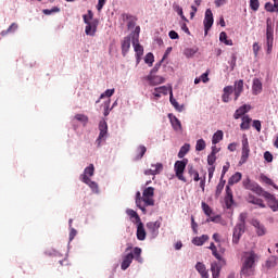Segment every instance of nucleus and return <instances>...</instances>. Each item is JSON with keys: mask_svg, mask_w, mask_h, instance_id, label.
I'll list each match as a JSON object with an SVG mask.
<instances>
[{"mask_svg": "<svg viewBox=\"0 0 278 278\" xmlns=\"http://www.w3.org/2000/svg\"><path fill=\"white\" fill-rule=\"evenodd\" d=\"M204 34L207 36V33L210 29H212V25H214V13H212V9H207L205 11V16H204Z\"/></svg>", "mask_w": 278, "mask_h": 278, "instance_id": "1a4fd4ad", "label": "nucleus"}, {"mask_svg": "<svg viewBox=\"0 0 278 278\" xmlns=\"http://www.w3.org/2000/svg\"><path fill=\"white\" fill-rule=\"evenodd\" d=\"M275 42V28H273V22L270 18L266 21V48L267 54L273 53V45Z\"/></svg>", "mask_w": 278, "mask_h": 278, "instance_id": "7ed1b4c3", "label": "nucleus"}, {"mask_svg": "<svg viewBox=\"0 0 278 278\" xmlns=\"http://www.w3.org/2000/svg\"><path fill=\"white\" fill-rule=\"evenodd\" d=\"M189 151H190V143H185V144L180 148V150H179V152H178V157H179V160H182V157H186V155H188Z\"/></svg>", "mask_w": 278, "mask_h": 278, "instance_id": "e433bc0d", "label": "nucleus"}, {"mask_svg": "<svg viewBox=\"0 0 278 278\" xmlns=\"http://www.w3.org/2000/svg\"><path fill=\"white\" fill-rule=\"evenodd\" d=\"M149 233H151L152 238L160 236V228L162 227V223L160 220L149 222L146 225Z\"/></svg>", "mask_w": 278, "mask_h": 278, "instance_id": "f8f14e48", "label": "nucleus"}, {"mask_svg": "<svg viewBox=\"0 0 278 278\" xmlns=\"http://www.w3.org/2000/svg\"><path fill=\"white\" fill-rule=\"evenodd\" d=\"M94 175V165L90 164L85 168L84 174L80 175V181L83 184H90V177Z\"/></svg>", "mask_w": 278, "mask_h": 278, "instance_id": "4468645a", "label": "nucleus"}, {"mask_svg": "<svg viewBox=\"0 0 278 278\" xmlns=\"http://www.w3.org/2000/svg\"><path fill=\"white\" fill-rule=\"evenodd\" d=\"M191 229L194 233H199V224L194 222V216H191Z\"/></svg>", "mask_w": 278, "mask_h": 278, "instance_id": "13d9d810", "label": "nucleus"}, {"mask_svg": "<svg viewBox=\"0 0 278 278\" xmlns=\"http://www.w3.org/2000/svg\"><path fill=\"white\" fill-rule=\"evenodd\" d=\"M215 163H216V152L213 149L211 154H208L207 156V164L208 166H214Z\"/></svg>", "mask_w": 278, "mask_h": 278, "instance_id": "09e8293b", "label": "nucleus"}, {"mask_svg": "<svg viewBox=\"0 0 278 278\" xmlns=\"http://www.w3.org/2000/svg\"><path fill=\"white\" fill-rule=\"evenodd\" d=\"M225 184H227L226 180H224L223 178H220L216 190H215V198L218 199V197H220V194H223V190H225Z\"/></svg>", "mask_w": 278, "mask_h": 278, "instance_id": "f704fd0d", "label": "nucleus"}, {"mask_svg": "<svg viewBox=\"0 0 278 278\" xmlns=\"http://www.w3.org/2000/svg\"><path fill=\"white\" fill-rule=\"evenodd\" d=\"M257 262H260V255L255 253V251L250 250L242 252L240 275L243 277H253Z\"/></svg>", "mask_w": 278, "mask_h": 278, "instance_id": "f257e3e1", "label": "nucleus"}, {"mask_svg": "<svg viewBox=\"0 0 278 278\" xmlns=\"http://www.w3.org/2000/svg\"><path fill=\"white\" fill-rule=\"evenodd\" d=\"M202 210L205 216H212V214H214V210H212V207L205 202H202Z\"/></svg>", "mask_w": 278, "mask_h": 278, "instance_id": "c03bdc74", "label": "nucleus"}, {"mask_svg": "<svg viewBox=\"0 0 278 278\" xmlns=\"http://www.w3.org/2000/svg\"><path fill=\"white\" fill-rule=\"evenodd\" d=\"M146 79L149 81V84L151 86H160V84H164V81H166V79H164V77L162 76H153V75H148L146 77Z\"/></svg>", "mask_w": 278, "mask_h": 278, "instance_id": "4be33fe9", "label": "nucleus"}, {"mask_svg": "<svg viewBox=\"0 0 278 278\" xmlns=\"http://www.w3.org/2000/svg\"><path fill=\"white\" fill-rule=\"evenodd\" d=\"M207 240H210V237L207 235H202L201 237L193 238L192 244H194L195 247H203V244H205Z\"/></svg>", "mask_w": 278, "mask_h": 278, "instance_id": "c756f323", "label": "nucleus"}, {"mask_svg": "<svg viewBox=\"0 0 278 278\" xmlns=\"http://www.w3.org/2000/svg\"><path fill=\"white\" fill-rule=\"evenodd\" d=\"M16 29H18V24L12 23L7 30L9 31V34H14Z\"/></svg>", "mask_w": 278, "mask_h": 278, "instance_id": "bf43d9fd", "label": "nucleus"}, {"mask_svg": "<svg viewBox=\"0 0 278 278\" xmlns=\"http://www.w3.org/2000/svg\"><path fill=\"white\" fill-rule=\"evenodd\" d=\"M144 153H147V147L138 146L135 151L134 161L138 162V161L142 160V157H144Z\"/></svg>", "mask_w": 278, "mask_h": 278, "instance_id": "c85d7f7f", "label": "nucleus"}, {"mask_svg": "<svg viewBox=\"0 0 278 278\" xmlns=\"http://www.w3.org/2000/svg\"><path fill=\"white\" fill-rule=\"evenodd\" d=\"M264 160L269 163L273 162V154L269 151H266L264 153Z\"/></svg>", "mask_w": 278, "mask_h": 278, "instance_id": "69168bd1", "label": "nucleus"}, {"mask_svg": "<svg viewBox=\"0 0 278 278\" xmlns=\"http://www.w3.org/2000/svg\"><path fill=\"white\" fill-rule=\"evenodd\" d=\"M253 127H255L256 131H262V122H260L258 119H254Z\"/></svg>", "mask_w": 278, "mask_h": 278, "instance_id": "680f3d73", "label": "nucleus"}, {"mask_svg": "<svg viewBox=\"0 0 278 278\" xmlns=\"http://www.w3.org/2000/svg\"><path fill=\"white\" fill-rule=\"evenodd\" d=\"M235 87L232 88L233 92H235V101H238V99H240V94H242V92H244V80L243 79H239L237 81H235Z\"/></svg>", "mask_w": 278, "mask_h": 278, "instance_id": "2eb2a0df", "label": "nucleus"}, {"mask_svg": "<svg viewBox=\"0 0 278 278\" xmlns=\"http://www.w3.org/2000/svg\"><path fill=\"white\" fill-rule=\"evenodd\" d=\"M242 179V173L237 172L235 173L228 180V186H233L235 184H238Z\"/></svg>", "mask_w": 278, "mask_h": 278, "instance_id": "4c0bfd02", "label": "nucleus"}, {"mask_svg": "<svg viewBox=\"0 0 278 278\" xmlns=\"http://www.w3.org/2000/svg\"><path fill=\"white\" fill-rule=\"evenodd\" d=\"M252 49H253L254 56L257 58L260 50L262 49V47L260 46V42H254L252 46Z\"/></svg>", "mask_w": 278, "mask_h": 278, "instance_id": "4d7b16f0", "label": "nucleus"}, {"mask_svg": "<svg viewBox=\"0 0 278 278\" xmlns=\"http://www.w3.org/2000/svg\"><path fill=\"white\" fill-rule=\"evenodd\" d=\"M261 181L263 184H266L267 186H273V188H275V190H278V186L273 181V179L268 178V176L262 174L261 175Z\"/></svg>", "mask_w": 278, "mask_h": 278, "instance_id": "ea45409f", "label": "nucleus"}, {"mask_svg": "<svg viewBox=\"0 0 278 278\" xmlns=\"http://www.w3.org/2000/svg\"><path fill=\"white\" fill-rule=\"evenodd\" d=\"M169 101L176 110H179V102H177V100L175 98H173V88L172 87H169Z\"/></svg>", "mask_w": 278, "mask_h": 278, "instance_id": "8fccbe9b", "label": "nucleus"}, {"mask_svg": "<svg viewBox=\"0 0 278 278\" xmlns=\"http://www.w3.org/2000/svg\"><path fill=\"white\" fill-rule=\"evenodd\" d=\"M219 40L220 42H224V45H227L228 47L233 46V41L231 39H227V33L222 31L219 34Z\"/></svg>", "mask_w": 278, "mask_h": 278, "instance_id": "79ce46f5", "label": "nucleus"}, {"mask_svg": "<svg viewBox=\"0 0 278 278\" xmlns=\"http://www.w3.org/2000/svg\"><path fill=\"white\" fill-rule=\"evenodd\" d=\"M146 64H149V66H153V62H155V56H153V53L149 52L144 58Z\"/></svg>", "mask_w": 278, "mask_h": 278, "instance_id": "603ef678", "label": "nucleus"}, {"mask_svg": "<svg viewBox=\"0 0 278 278\" xmlns=\"http://www.w3.org/2000/svg\"><path fill=\"white\" fill-rule=\"evenodd\" d=\"M247 218H249V214L241 213L239 215V223L237 225H242L243 227H247Z\"/></svg>", "mask_w": 278, "mask_h": 278, "instance_id": "3c124183", "label": "nucleus"}, {"mask_svg": "<svg viewBox=\"0 0 278 278\" xmlns=\"http://www.w3.org/2000/svg\"><path fill=\"white\" fill-rule=\"evenodd\" d=\"M231 94H233V86H226L224 88V93L222 96V101L224 103H229Z\"/></svg>", "mask_w": 278, "mask_h": 278, "instance_id": "cd10ccee", "label": "nucleus"}, {"mask_svg": "<svg viewBox=\"0 0 278 278\" xmlns=\"http://www.w3.org/2000/svg\"><path fill=\"white\" fill-rule=\"evenodd\" d=\"M152 168L154 169H146L144 175H160L162 170H164V165L162 163H156L151 165Z\"/></svg>", "mask_w": 278, "mask_h": 278, "instance_id": "aec40b11", "label": "nucleus"}, {"mask_svg": "<svg viewBox=\"0 0 278 278\" xmlns=\"http://www.w3.org/2000/svg\"><path fill=\"white\" fill-rule=\"evenodd\" d=\"M84 23L86 24L85 34L87 36H94L97 27H99V20L88 21V15H83Z\"/></svg>", "mask_w": 278, "mask_h": 278, "instance_id": "423d86ee", "label": "nucleus"}, {"mask_svg": "<svg viewBox=\"0 0 278 278\" xmlns=\"http://www.w3.org/2000/svg\"><path fill=\"white\" fill-rule=\"evenodd\" d=\"M250 8L253 12H257L260 10V0H250Z\"/></svg>", "mask_w": 278, "mask_h": 278, "instance_id": "5fc2aeb1", "label": "nucleus"}, {"mask_svg": "<svg viewBox=\"0 0 278 278\" xmlns=\"http://www.w3.org/2000/svg\"><path fill=\"white\" fill-rule=\"evenodd\" d=\"M205 147H207V144L205 143V140L199 139L195 143V151H205Z\"/></svg>", "mask_w": 278, "mask_h": 278, "instance_id": "a18cd8bd", "label": "nucleus"}, {"mask_svg": "<svg viewBox=\"0 0 278 278\" xmlns=\"http://www.w3.org/2000/svg\"><path fill=\"white\" fill-rule=\"evenodd\" d=\"M248 203H251L252 205H257L261 208L266 207V204L264 203V200L253 195V194H249L248 199H247Z\"/></svg>", "mask_w": 278, "mask_h": 278, "instance_id": "5701e85b", "label": "nucleus"}, {"mask_svg": "<svg viewBox=\"0 0 278 278\" xmlns=\"http://www.w3.org/2000/svg\"><path fill=\"white\" fill-rule=\"evenodd\" d=\"M136 205L141 210L143 214H147V205H144V195L137 191L136 193Z\"/></svg>", "mask_w": 278, "mask_h": 278, "instance_id": "a211bd4d", "label": "nucleus"}, {"mask_svg": "<svg viewBox=\"0 0 278 278\" xmlns=\"http://www.w3.org/2000/svg\"><path fill=\"white\" fill-rule=\"evenodd\" d=\"M223 266H225V265H223V263H220V261H219V263L213 262L211 264V273H212L213 278L220 277V270H223Z\"/></svg>", "mask_w": 278, "mask_h": 278, "instance_id": "6ab92c4d", "label": "nucleus"}, {"mask_svg": "<svg viewBox=\"0 0 278 278\" xmlns=\"http://www.w3.org/2000/svg\"><path fill=\"white\" fill-rule=\"evenodd\" d=\"M247 230V226L243 225H236L232 232V242L233 244H238L240 239L242 238L244 231Z\"/></svg>", "mask_w": 278, "mask_h": 278, "instance_id": "ddd939ff", "label": "nucleus"}, {"mask_svg": "<svg viewBox=\"0 0 278 278\" xmlns=\"http://www.w3.org/2000/svg\"><path fill=\"white\" fill-rule=\"evenodd\" d=\"M223 130H217L212 138V144H218V142H220V140H223Z\"/></svg>", "mask_w": 278, "mask_h": 278, "instance_id": "37998d69", "label": "nucleus"}, {"mask_svg": "<svg viewBox=\"0 0 278 278\" xmlns=\"http://www.w3.org/2000/svg\"><path fill=\"white\" fill-rule=\"evenodd\" d=\"M132 47L136 52L137 64H140V60L144 55V48L138 42V39L132 41Z\"/></svg>", "mask_w": 278, "mask_h": 278, "instance_id": "dca6fc26", "label": "nucleus"}, {"mask_svg": "<svg viewBox=\"0 0 278 278\" xmlns=\"http://www.w3.org/2000/svg\"><path fill=\"white\" fill-rule=\"evenodd\" d=\"M153 197H155V188L148 187L143 190V204L146 207L155 205V200H153Z\"/></svg>", "mask_w": 278, "mask_h": 278, "instance_id": "0eeeda50", "label": "nucleus"}, {"mask_svg": "<svg viewBox=\"0 0 278 278\" xmlns=\"http://www.w3.org/2000/svg\"><path fill=\"white\" fill-rule=\"evenodd\" d=\"M173 10H174V12H177L178 16H180V18L182 21H185V23H188V17L186 15H184V9L179 4L174 3Z\"/></svg>", "mask_w": 278, "mask_h": 278, "instance_id": "72a5a7b5", "label": "nucleus"}, {"mask_svg": "<svg viewBox=\"0 0 278 278\" xmlns=\"http://www.w3.org/2000/svg\"><path fill=\"white\" fill-rule=\"evenodd\" d=\"M265 10L266 12H278V2L274 1V4L273 2H266Z\"/></svg>", "mask_w": 278, "mask_h": 278, "instance_id": "a19ab883", "label": "nucleus"}, {"mask_svg": "<svg viewBox=\"0 0 278 278\" xmlns=\"http://www.w3.org/2000/svg\"><path fill=\"white\" fill-rule=\"evenodd\" d=\"M184 53H185L186 58H192L197 53V50H194L192 48H187V49H185Z\"/></svg>", "mask_w": 278, "mask_h": 278, "instance_id": "6e6d98bb", "label": "nucleus"}, {"mask_svg": "<svg viewBox=\"0 0 278 278\" xmlns=\"http://www.w3.org/2000/svg\"><path fill=\"white\" fill-rule=\"evenodd\" d=\"M253 119H251V117H249V115H245L242 117V123L240 124V129L242 131H247L249 129H251V122Z\"/></svg>", "mask_w": 278, "mask_h": 278, "instance_id": "2f4dec72", "label": "nucleus"}, {"mask_svg": "<svg viewBox=\"0 0 278 278\" xmlns=\"http://www.w3.org/2000/svg\"><path fill=\"white\" fill-rule=\"evenodd\" d=\"M114 94V89H108L104 93L100 96V99H105V97H112Z\"/></svg>", "mask_w": 278, "mask_h": 278, "instance_id": "052dcab7", "label": "nucleus"}, {"mask_svg": "<svg viewBox=\"0 0 278 278\" xmlns=\"http://www.w3.org/2000/svg\"><path fill=\"white\" fill-rule=\"evenodd\" d=\"M142 249L140 248H134L132 252H129L128 254L124 255L123 262L121 264L122 270H127L129 266H131V262H134V258L139 262V264H142Z\"/></svg>", "mask_w": 278, "mask_h": 278, "instance_id": "f03ea898", "label": "nucleus"}, {"mask_svg": "<svg viewBox=\"0 0 278 278\" xmlns=\"http://www.w3.org/2000/svg\"><path fill=\"white\" fill-rule=\"evenodd\" d=\"M229 162L226 163V165L223 166V170H222V176L220 179L225 178V175L227 174V172L229 170Z\"/></svg>", "mask_w": 278, "mask_h": 278, "instance_id": "0e129e2a", "label": "nucleus"}, {"mask_svg": "<svg viewBox=\"0 0 278 278\" xmlns=\"http://www.w3.org/2000/svg\"><path fill=\"white\" fill-rule=\"evenodd\" d=\"M127 215L130 217L132 223H142V220L140 219V215H138V213L131 208H128L126 211Z\"/></svg>", "mask_w": 278, "mask_h": 278, "instance_id": "473e14b6", "label": "nucleus"}, {"mask_svg": "<svg viewBox=\"0 0 278 278\" xmlns=\"http://www.w3.org/2000/svg\"><path fill=\"white\" fill-rule=\"evenodd\" d=\"M214 3L216 5V8H222V5L227 4V0H215Z\"/></svg>", "mask_w": 278, "mask_h": 278, "instance_id": "774afa93", "label": "nucleus"}, {"mask_svg": "<svg viewBox=\"0 0 278 278\" xmlns=\"http://www.w3.org/2000/svg\"><path fill=\"white\" fill-rule=\"evenodd\" d=\"M188 173L190 177H193V181H201V177H199V172L194 169L192 165L188 166Z\"/></svg>", "mask_w": 278, "mask_h": 278, "instance_id": "58836bf2", "label": "nucleus"}, {"mask_svg": "<svg viewBox=\"0 0 278 278\" xmlns=\"http://www.w3.org/2000/svg\"><path fill=\"white\" fill-rule=\"evenodd\" d=\"M212 255H214V257H216V260H218V262H220L222 266H227V261L225 258H223V256H220V254H218V250H213Z\"/></svg>", "mask_w": 278, "mask_h": 278, "instance_id": "de8ad7c7", "label": "nucleus"}, {"mask_svg": "<svg viewBox=\"0 0 278 278\" xmlns=\"http://www.w3.org/2000/svg\"><path fill=\"white\" fill-rule=\"evenodd\" d=\"M168 36H169V38H170L172 40H179V34H177V31H175V30H170V31L168 33Z\"/></svg>", "mask_w": 278, "mask_h": 278, "instance_id": "e2e57ef3", "label": "nucleus"}, {"mask_svg": "<svg viewBox=\"0 0 278 278\" xmlns=\"http://www.w3.org/2000/svg\"><path fill=\"white\" fill-rule=\"evenodd\" d=\"M261 197H264L270 210H273L274 212H278V200L274 194L269 193L268 191H265Z\"/></svg>", "mask_w": 278, "mask_h": 278, "instance_id": "6e6552de", "label": "nucleus"}, {"mask_svg": "<svg viewBox=\"0 0 278 278\" xmlns=\"http://www.w3.org/2000/svg\"><path fill=\"white\" fill-rule=\"evenodd\" d=\"M252 92L255 96L261 94V92H262V80H260V78H254L253 79Z\"/></svg>", "mask_w": 278, "mask_h": 278, "instance_id": "7c9ffc66", "label": "nucleus"}, {"mask_svg": "<svg viewBox=\"0 0 278 278\" xmlns=\"http://www.w3.org/2000/svg\"><path fill=\"white\" fill-rule=\"evenodd\" d=\"M186 166H188V159H184L182 161H176V163L174 165V170L176 173L177 179H179V181H184V184H186V181H188L184 177V172L186 170Z\"/></svg>", "mask_w": 278, "mask_h": 278, "instance_id": "39448f33", "label": "nucleus"}, {"mask_svg": "<svg viewBox=\"0 0 278 278\" xmlns=\"http://www.w3.org/2000/svg\"><path fill=\"white\" fill-rule=\"evenodd\" d=\"M250 110H251V105L243 104L242 106L236 110L233 114V118L238 121V118H240L241 116H244V114H247V112H249Z\"/></svg>", "mask_w": 278, "mask_h": 278, "instance_id": "bb28decb", "label": "nucleus"}, {"mask_svg": "<svg viewBox=\"0 0 278 278\" xmlns=\"http://www.w3.org/2000/svg\"><path fill=\"white\" fill-rule=\"evenodd\" d=\"M251 153V149L249 148V139L242 140V152H241V159L239 161V164H247V160H249V155Z\"/></svg>", "mask_w": 278, "mask_h": 278, "instance_id": "9b49d317", "label": "nucleus"}, {"mask_svg": "<svg viewBox=\"0 0 278 278\" xmlns=\"http://www.w3.org/2000/svg\"><path fill=\"white\" fill-rule=\"evenodd\" d=\"M137 239L140 241L147 240V230L144 229V224H142V222L137 224Z\"/></svg>", "mask_w": 278, "mask_h": 278, "instance_id": "b1692460", "label": "nucleus"}, {"mask_svg": "<svg viewBox=\"0 0 278 278\" xmlns=\"http://www.w3.org/2000/svg\"><path fill=\"white\" fill-rule=\"evenodd\" d=\"M75 119L78 121L79 123H83L84 127H86V125H88V116L85 114H76Z\"/></svg>", "mask_w": 278, "mask_h": 278, "instance_id": "49530a36", "label": "nucleus"}, {"mask_svg": "<svg viewBox=\"0 0 278 278\" xmlns=\"http://www.w3.org/2000/svg\"><path fill=\"white\" fill-rule=\"evenodd\" d=\"M242 185L245 190H251V192H254L258 197H262L265 192L264 188H262V186H260V184L251 180V178H249V177L243 179Z\"/></svg>", "mask_w": 278, "mask_h": 278, "instance_id": "20e7f679", "label": "nucleus"}, {"mask_svg": "<svg viewBox=\"0 0 278 278\" xmlns=\"http://www.w3.org/2000/svg\"><path fill=\"white\" fill-rule=\"evenodd\" d=\"M172 127L175 131H182L181 122L176 116L170 117Z\"/></svg>", "mask_w": 278, "mask_h": 278, "instance_id": "c9c22d12", "label": "nucleus"}, {"mask_svg": "<svg viewBox=\"0 0 278 278\" xmlns=\"http://www.w3.org/2000/svg\"><path fill=\"white\" fill-rule=\"evenodd\" d=\"M251 225L256 229L257 236H266V227L257 219H252Z\"/></svg>", "mask_w": 278, "mask_h": 278, "instance_id": "412c9836", "label": "nucleus"}, {"mask_svg": "<svg viewBox=\"0 0 278 278\" xmlns=\"http://www.w3.org/2000/svg\"><path fill=\"white\" fill-rule=\"evenodd\" d=\"M195 270L201 275L202 278H210V274L207 273V267L202 262H198L195 264Z\"/></svg>", "mask_w": 278, "mask_h": 278, "instance_id": "a878e982", "label": "nucleus"}, {"mask_svg": "<svg viewBox=\"0 0 278 278\" xmlns=\"http://www.w3.org/2000/svg\"><path fill=\"white\" fill-rule=\"evenodd\" d=\"M99 137L96 140L98 147H101V142L105 140V138H108V122L105 121H101L99 123Z\"/></svg>", "mask_w": 278, "mask_h": 278, "instance_id": "9d476101", "label": "nucleus"}, {"mask_svg": "<svg viewBox=\"0 0 278 278\" xmlns=\"http://www.w3.org/2000/svg\"><path fill=\"white\" fill-rule=\"evenodd\" d=\"M129 49H131V37H124L122 41V54L124 58L129 52Z\"/></svg>", "mask_w": 278, "mask_h": 278, "instance_id": "393cba45", "label": "nucleus"}, {"mask_svg": "<svg viewBox=\"0 0 278 278\" xmlns=\"http://www.w3.org/2000/svg\"><path fill=\"white\" fill-rule=\"evenodd\" d=\"M106 0H98L97 10L98 12H101L103 10V5H105Z\"/></svg>", "mask_w": 278, "mask_h": 278, "instance_id": "338daca9", "label": "nucleus"}, {"mask_svg": "<svg viewBox=\"0 0 278 278\" xmlns=\"http://www.w3.org/2000/svg\"><path fill=\"white\" fill-rule=\"evenodd\" d=\"M225 203L227 210L231 208V206L233 205V191L229 186H226Z\"/></svg>", "mask_w": 278, "mask_h": 278, "instance_id": "f3484780", "label": "nucleus"}, {"mask_svg": "<svg viewBox=\"0 0 278 278\" xmlns=\"http://www.w3.org/2000/svg\"><path fill=\"white\" fill-rule=\"evenodd\" d=\"M169 90L170 89H168V87H166V86H161V87L154 88V92H159V93L164 94V96L168 94Z\"/></svg>", "mask_w": 278, "mask_h": 278, "instance_id": "864d4df0", "label": "nucleus"}]
</instances>
